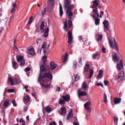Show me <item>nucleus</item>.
<instances>
[{"mask_svg": "<svg viewBox=\"0 0 125 125\" xmlns=\"http://www.w3.org/2000/svg\"><path fill=\"white\" fill-rule=\"evenodd\" d=\"M71 3H68L67 2L64 3V8H67L66 13L68 14V17L70 20L72 19L73 16V12L71 10L74 8L73 4L70 5Z\"/></svg>", "mask_w": 125, "mask_h": 125, "instance_id": "nucleus-1", "label": "nucleus"}, {"mask_svg": "<svg viewBox=\"0 0 125 125\" xmlns=\"http://www.w3.org/2000/svg\"><path fill=\"white\" fill-rule=\"evenodd\" d=\"M46 24L45 21H43L41 22V24L40 26V30L42 32H43L45 31V32L44 33L43 36L45 37H47L48 36L49 28L48 27L46 28Z\"/></svg>", "mask_w": 125, "mask_h": 125, "instance_id": "nucleus-2", "label": "nucleus"}, {"mask_svg": "<svg viewBox=\"0 0 125 125\" xmlns=\"http://www.w3.org/2000/svg\"><path fill=\"white\" fill-rule=\"evenodd\" d=\"M52 74L49 73H46L44 74L42 78L44 82H47L49 81V79L51 81L52 79Z\"/></svg>", "mask_w": 125, "mask_h": 125, "instance_id": "nucleus-3", "label": "nucleus"}, {"mask_svg": "<svg viewBox=\"0 0 125 125\" xmlns=\"http://www.w3.org/2000/svg\"><path fill=\"white\" fill-rule=\"evenodd\" d=\"M17 61L20 63V65L21 66H23L25 64V61L24 60L23 56H19L16 57Z\"/></svg>", "mask_w": 125, "mask_h": 125, "instance_id": "nucleus-4", "label": "nucleus"}, {"mask_svg": "<svg viewBox=\"0 0 125 125\" xmlns=\"http://www.w3.org/2000/svg\"><path fill=\"white\" fill-rule=\"evenodd\" d=\"M60 110H58V112L60 115L64 116L66 113V111L65 107H62L60 108Z\"/></svg>", "mask_w": 125, "mask_h": 125, "instance_id": "nucleus-5", "label": "nucleus"}, {"mask_svg": "<svg viewBox=\"0 0 125 125\" xmlns=\"http://www.w3.org/2000/svg\"><path fill=\"white\" fill-rule=\"evenodd\" d=\"M49 68V65L47 67V66H46L45 63H43V64L40 67V71L44 72L45 71H46V69Z\"/></svg>", "mask_w": 125, "mask_h": 125, "instance_id": "nucleus-6", "label": "nucleus"}, {"mask_svg": "<svg viewBox=\"0 0 125 125\" xmlns=\"http://www.w3.org/2000/svg\"><path fill=\"white\" fill-rule=\"evenodd\" d=\"M125 74L123 72H121L119 73V76L118 78V81H123L124 77Z\"/></svg>", "mask_w": 125, "mask_h": 125, "instance_id": "nucleus-7", "label": "nucleus"}, {"mask_svg": "<svg viewBox=\"0 0 125 125\" xmlns=\"http://www.w3.org/2000/svg\"><path fill=\"white\" fill-rule=\"evenodd\" d=\"M61 97L65 102H68L70 99V95L68 94L62 96Z\"/></svg>", "mask_w": 125, "mask_h": 125, "instance_id": "nucleus-8", "label": "nucleus"}, {"mask_svg": "<svg viewBox=\"0 0 125 125\" xmlns=\"http://www.w3.org/2000/svg\"><path fill=\"white\" fill-rule=\"evenodd\" d=\"M103 23L104 25V28L106 29L107 31H108L109 30L108 26L109 25L108 21L105 20L103 22Z\"/></svg>", "mask_w": 125, "mask_h": 125, "instance_id": "nucleus-9", "label": "nucleus"}, {"mask_svg": "<svg viewBox=\"0 0 125 125\" xmlns=\"http://www.w3.org/2000/svg\"><path fill=\"white\" fill-rule=\"evenodd\" d=\"M117 67L119 70H123V64L122 60H120V62L117 64Z\"/></svg>", "mask_w": 125, "mask_h": 125, "instance_id": "nucleus-10", "label": "nucleus"}, {"mask_svg": "<svg viewBox=\"0 0 125 125\" xmlns=\"http://www.w3.org/2000/svg\"><path fill=\"white\" fill-rule=\"evenodd\" d=\"M99 0H95L93 1V5L92 7L90 6V8H96V7L99 6Z\"/></svg>", "mask_w": 125, "mask_h": 125, "instance_id": "nucleus-11", "label": "nucleus"}, {"mask_svg": "<svg viewBox=\"0 0 125 125\" xmlns=\"http://www.w3.org/2000/svg\"><path fill=\"white\" fill-rule=\"evenodd\" d=\"M56 66V64H55L53 62H52L50 63V68L52 70L55 69Z\"/></svg>", "mask_w": 125, "mask_h": 125, "instance_id": "nucleus-12", "label": "nucleus"}, {"mask_svg": "<svg viewBox=\"0 0 125 125\" xmlns=\"http://www.w3.org/2000/svg\"><path fill=\"white\" fill-rule=\"evenodd\" d=\"M72 111L71 110L70 111L68 114L67 115V117L66 119L67 120H68L71 118H72L73 116V115L72 114Z\"/></svg>", "mask_w": 125, "mask_h": 125, "instance_id": "nucleus-13", "label": "nucleus"}, {"mask_svg": "<svg viewBox=\"0 0 125 125\" xmlns=\"http://www.w3.org/2000/svg\"><path fill=\"white\" fill-rule=\"evenodd\" d=\"M29 53L31 55H34L35 54L34 50L33 47L30 48V49L28 50Z\"/></svg>", "mask_w": 125, "mask_h": 125, "instance_id": "nucleus-14", "label": "nucleus"}, {"mask_svg": "<svg viewBox=\"0 0 125 125\" xmlns=\"http://www.w3.org/2000/svg\"><path fill=\"white\" fill-rule=\"evenodd\" d=\"M103 72L102 70H100L98 75L97 77V79L101 78L103 77L102 74Z\"/></svg>", "mask_w": 125, "mask_h": 125, "instance_id": "nucleus-15", "label": "nucleus"}, {"mask_svg": "<svg viewBox=\"0 0 125 125\" xmlns=\"http://www.w3.org/2000/svg\"><path fill=\"white\" fill-rule=\"evenodd\" d=\"M114 103L115 104H117L120 103L121 101V99L115 97L114 100Z\"/></svg>", "mask_w": 125, "mask_h": 125, "instance_id": "nucleus-16", "label": "nucleus"}, {"mask_svg": "<svg viewBox=\"0 0 125 125\" xmlns=\"http://www.w3.org/2000/svg\"><path fill=\"white\" fill-rule=\"evenodd\" d=\"M88 87L87 84L85 82H84L82 85V88L83 89L85 90H86Z\"/></svg>", "mask_w": 125, "mask_h": 125, "instance_id": "nucleus-17", "label": "nucleus"}, {"mask_svg": "<svg viewBox=\"0 0 125 125\" xmlns=\"http://www.w3.org/2000/svg\"><path fill=\"white\" fill-rule=\"evenodd\" d=\"M89 64H86L85 65L84 68V72H86L88 71L89 68Z\"/></svg>", "mask_w": 125, "mask_h": 125, "instance_id": "nucleus-18", "label": "nucleus"}, {"mask_svg": "<svg viewBox=\"0 0 125 125\" xmlns=\"http://www.w3.org/2000/svg\"><path fill=\"white\" fill-rule=\"evenodd\" d=\"M62 61L63 62H64L67 61V54H65L64 55H62Z\"/></svg>", "mask_w": 125, "mask_h": 125, "instance_id": "nucleus-19", "label": "nucleus"}, {"mask_svg": "<svg viewBox=\"0 0 125 125\" xmlns=\"http://www.w3.org/2000/svg\"><path fill=\"white\" fill-rule=\"evenodd\" d=\"M23 99H24L25 102L26 103L29 101L30 98L28 95H27L26 97L24 96L23 97Z\"/></svg>", "mask_w": 125, "mask_h": 125, "instance_id": "nucleus-20", "label": "nucleus"}, {"mask_svg": "<svg viewBox=\"0 0 125 125\" xmlns=\"http://www.w3.org/2000/svg\"><path fill=\"white\" fill-rule=\"evenodd\" d=\"M86 94L87 93L86 92L82 91L79 93L78 96L79 97L80 96L82 97L86 95Z\"/></svg>", "mask_w": 125, "mask_h": 125, "instance_id": "nucleus-21", "label": "nucleus"}, {"mask_svg": "<svg viewBox=\"0 0 125 125\" xmlns=\"http://www.w3.org/2000/svg\"><path fill=\"white\" fill-rule=\"evenodd\" d=\"M12 67L14 69H16L18 67V65L15 61L12 62Z\"/></svg>", "mask_w": 125, "mask_h": 125, "instance_id": "nucleus-22", "label": "nucleus"}, {"mask_svg": "<svg viewBox=\"0 0 125 125\" xmlns=\"http://www.w3.org/2000/svg\"><path fill=\"white\" fill-rule=\"evenodd\" d=\"M9 102L8 100H5L3 103V105L5 107H7L9 104Z\"/></svg>", "mask_w": 125, "mask_h": 125, "instance_id": "nucleus-23", "label": "nucleus"}, {"mask_svg": "<svg viewBox=\"0 0 125 125\" xmlns=\"http://www.w3.org/2000/svg\"><path fill=\"white\" fill-rule=\"evenodd\" d=\"M104 99L103 102L105 104H106L107 102V96L105 93H104Z\"/></svg>", "mask_w": 125, "mask_h": 125, "instance_id": "nucleus-24", "label": "nucleus"}, {"mask_svg": "<svg viewBox=\"0 0 125 125\" xmlns=\"http://www.w3.org/2000/svg\"><path fill=\"white\" fill-rule=\"evenodd\" d=\"M45 109L46 112H50L51 111V109L50 108L49 106H47L46 107H45Z\"/></svg>", "mask_w": 125, "mask_h": 125, "instance_id": "nucleus-25", "label": "nucleus"}, {"mask_svg": "<svg viewBox=\"0 0 125 125\" xmlns=\"http://www.w3.org/2000/svg\"><path fill=\"white\" fill-rule=\"evenodd\" d=\"M8 81L10 82L11 85H14L12 79L11 78L9 77L8 79Z\"/></svg>", "mask_w": 125, "mask_h": 125, "instance_id": "nucleus-26", "label": "nucleus"}, {"mask_svg": "<svg viewBox=\"0 0 125 125\" xmlns=\"http://www.w3.org/2000/svg\"><path fill=\"white\" fill-rule=\"evenodd\" d=\"M95 24L96 25H97L99 23L100 20L99 18H97L95 19Z\"/></svg>", "mask_w": 125, "mask_h": 125, "instance_id": "nucleus-27", "label": "nucleus"}, {"mask_svg": "<svg viewBox=\"0 0 125 125\" xmlns=\"http://www.w3.org/2000/svg\"><path fill=\"white\" fill-rule=\"evenodd\" d=\"M33 21V17L32 16H31L29 19L27 25L30 24Z\"/></svg>", "mask_w": 125, "mask_h": 125, "instance_id": "nucleus-28", "label": "nucleus"}, {"mask_svg": "<svg viewBox=\"0 0 125 125\" xmlns=\"http://www.w3.org/2000/svg\"><path fill=\"white\" fill-rule=\"evenodd\" d=\"M46 42H43V44L42 45V47L41 48V49L40 50V53L41 52V50H42V48H46Z\"/></svg>", "mask_w": 125, "mask_h": 125, "instance_id": "nucleus-29", "label": "nucleus"}, {"mask_svg": "<svg viewBox=\"0 0 125 125\" xmlns=\"http://www.w3.org/2000/svg\"><path fill=\"white\" fill-rule=\"evenodd\" d=\"M91 104L90 102L88 101L86 102L84 104V106L85 108V107H87V106H89V105H90Z\"/></svg>", "mask_w": 125, "mask_h": 125, "instance_id": "nucleus-30", "label": "nucleus"}, {"mask_svg": "<svg viewBox=\"0 0 125 125\" xmlns=\"http://www.w3.org/2000/svg\"><path fill=\"white\" fill-rule=\"evenodd\" d=\"M113 57L114 61L117 62L119 61V57L118 58L117 56H116L115 55H114Z\"/></svg>", "mask_w": 125, "mask_h": 125, "instance_id": "nucleus-31", "label": "nucleus"}, {"mask_svg": "<svg viewBox=\"0 0 125 125\" xmlns=\"http://www.w3.org/2000/svg\"><path fill=\"white\" fill-rule=\"evenodd\" d=\"M74 79L75 81H78L80 79V77L77 74L74 75Z\"/></svg>", "mask_w": 125, "mask_h": 125, "instance_id": "nucleus-32", "label": "nucleus"}, {"mask_svg": "<svg viewBox=\"0 0 125 125\" xmlns=\"http://www.w3.org/2000/svg\"><path fill=\"white\" fill-rule=\"evenodd\" d=\"M93 73V69H91L90 70V74L89 76V78L90 79L92 76Z\"/></svg>", "mask_w": 125, "mask_h": 125, "instance_id": "nucleus-33", "label": "nucleus"}, {"mask_svg": "<svg viewBox=\"0 0 125 125\" xmlns=\"http://www.w3.org/2000/svg\"><path fill=\"white\" fill-rule=\"evenodd\" d=\"M65 102L63 99H60L59 101V104L61 105L64 104H65Z\"/></svg>", "mask_w": 125, "mask_h": 125, "instance_id": "nucleus-34", "label": "nucleus"}, {"mask_svg": "<svg viewBox=\"0 0 125 125\" xmlns=\"http://www.w3.org/2000/svg\"><path fill=\"white\" fill-rule=\"evenodd\" d=\"M103 37L102 35L101 34H98V37L97 39V40L98 41H100L102 39Z\"/></svg>", "mask_w": 125, "mask_h": 125, "instance_id": "nucleus-35", "label": "nucleus"}, {"mask_svg": "<svg viewBox=\"0 0 125 125\" xmlns=\"http://www.w3.org/2000/svg\"><path fill=\"white\" fill-rule=\"evenodd\" d=\"M114 121L115 123V125H117V122L118 121V117H116L115 116L114 117Z\"/></svg>", "mask_w": 125, "mask_h": 125, "instance_id": "nucleus-36", "label": "nucleus"}, {"mask_svg": "<svg viewBox=\"0 0 125 125\" xmlns=\"http://www.w3.org/2000/svg\"><path fill=\"white\" fill-rule=\"evenodd\" d=\"M68 37H73L72 35V30H70L68 32Z\"/></svg>", "mask_w": 125, "mask_h": 125, "instance_id": "nucleus-37", "label": "nucleus"}, {"mask_svg": "<svg viewBox=\"0 0 125 125\" xmlns=\"http://www.w3.org/2000/svg\"><path fill=\"white\" fill-rule=\"evenodd\" d=\"M73 39V37H68V42L70 44Z\"/></svg>", "mask_w": 125, "mask_h": 125, "instance_id": "nucleus-38", "label": "nucleus"}, {"mask_svg": "<svg viewBox=\"0 0 125 125\" xmlns=\"http://www.w3.org/2000/svg\"><path fill=\"white\" fill-rule=\"evenodd\" d=\"M114 46L115 49L117 51H118L119 50V48L117 43L114 44Z\"/></svg>", "mask_w": 125, "mask_h": 125, "instance_id": "nucleus-39", "label": "nucleus"}, {"mask_svg": "<svg viewBox=\"0 0 125 125\" xmlns=\"http://www.w3.org/2000/svg\"><path fill=\"white\" fill-rule=\"evenodd\" d=\"M98 54L97 53H96L93 55V58L94 59H95L96 57L98 56Z\"/></svg>", "mask_w": 125, "mask_h": 125, "instance_id": "nucleus-40", "label": "nucleus"}, {"mask_svg": "<svg viewBox=\"0 0 125 125\" xmlns=\"http://www.w3.org/2000/svg\"><path fill=\"white\" fill-rule=\"evenodd\" d=\"M109 43H110V46L111 47H112V49H113L114 48V46H113V41L112 42L111 40H109Z\"/></svg>", "mask_w": 125, "mask_h": 125, "instance_id": "nucleus-41", "label": "nucleus"}, {"mask_svg": "<svg viewBox=\"0 0 125 125\" xmlns=\"http://www.w3.org/2000/svg\"><path fill=\"white\" fill-rule=\"evenodd\" d=\"M46 11V8H45L43 10H42V15L43 16L45 14Z\"/></svg>", "mask_w": 125, "mask_h": 125, "instance_id": "nucleus-42", "label": "nucleus"}, {"mask_svg": "<svg viewBox=\"0 0 125 125\" xmlns=\"http://www.w3.org/2000/svg\"><path fill=\"white\" fill-rule=\"evenodd\" d=\"M98 8H95L93 10V11L94 12V14L97 13V12H98L97 11Z\"/></svg>", "mask_w": 125, "mask_h": 125, "instance_id": "nucleus-43", "label": "nucleus"}, {"mask_svg": "<svg viewBox=\"0 0 125 125\" xmlns=\"http://www.w3.org/2000/svg\"><path fill=\"white\" fill-rule=\"evenodd\" d=\"M42 60H43V63H45V62L46 61V58L45 56L42 57Z\"/></svg>", "mask_w": 125, "mask_h": 125, "instance_id": "nucleus-44", "label": "nucleus"}, {"mask_svg": "<svg viewBox=\"0 0 125 125\" xmlns=\"http://www.w3.org/2000/svg\"><path fill=\"white\" fill-rule=\"evenodd\" d=\"M15 91V90L13 89H8L7 90V91L9 93L13 92Z\"/></svg>", "mask_w": 125, "mask_h": 125, "instance_id": "nucleus-45", "label": "nucleus"}, {"mask_svg": "<svg viewBox=\"0 0 125 125\" xmlns=\"http://www.w3.org/2000/svg\"><path fill=\"white\" fill-rule=\"evenodd\" d=\"M86 108H85L86 109L87 111H88L89 112H90L91 111V108L89 106H87V107H85Z\"/></svg>", "mask_w": 125, "mask_h": 125, "instance_id": "nucleus-46", "label": "nucleus"}, {"mask_svg": "<svg viewBox=\"0 0 125 125\" xmlns=\"http://www.w3.org/2000/svg\"><path fill=\"white\" fill-rule=\"evenodd\" d=\"M14 81L17 84L19 83V82L18 79L16 78H15L14 80Z\"/></svg>", "mask_w": 125, "mask_h": 125, "instance_id": "nucleus-47", "label": "nucleus"}, {"mask_svg": "<svg viewBox=\"0 0 125 125\" xmlns=\"http://www.w3.org/2000/svg\"><path fill=\"white\" fill-rule=\"evenodd\" d=\"M59 15L60 17H61L63 14L62 10H59Z\"/></svg>", "mask_w": 125, "mask_h": 125, "instance_id": "nucleus-48", "label": "nucleus"}, {"mask_svg": "<svg viewBox=\"0 0 125 125\" xmlns=\"http://www.w3.org/2000/svg\"><path fill=\"white\" fill-rule=\"evenodd\" d=\"M68 24L69 25L72 26V21L70 20H68Z\"/></svg>", "mask_w": 125, "mask_h": 125, "instance_id": "nucleus-49", "label": "nucleus"}, {"mask_svg": "<svg viewBox=\"0 0 125 125\" xmlns=\"http://www.w3.org/2000/svg\"><path fill=\"white\" fill-rule=\"evenodd\" d=\"M64 29L65 30L67 27V23L65 22H64Z\"/></svg>", "mask_w": 125, "mask_h": 125, "instance_id": "nucleus-50", "label": "nucleus"}, {"mask_svg": "<svg viewBox=\"0 0 125 125\" xmlns=\"http://www.w3.org/2000/svg\"><path fill=\"white\" fill-rule=\"evenodd\" d=\"M102 50L103 53H105L106 52V49L104 47H102Z\"/></svg>", "mask_w": 125, "mask_h": 125, "instance_id": "nucleus-51", "label": "nucleus"}, {"mask_svg": "<svg viewBox=\"0 0 125 125\" xmlns=\"http://www.w3.org/2000/svg\"><path fill=\"white\" fill-rule=\"evenodd\" d=\"M91 16H92L93 18L95 20V19H96V15L95 14H93L92 15V14H91Z\"/></svg>", "mask_w": 125, "mask_h": 125, "instance_id": "nucleus-52", "label": "nucleus"}, {"mask_svg": "<svg viewBox=\"0 0 125 125\" xmlns=\"http://www.w3.org/2000/svg\"><path fill=\"white\" fill-rule=\"evenodd\" d=\"M104 83L105 85H107L108 83V82L107 81L105 80L104 81Z\"/></svg>", "mask_w": 125, "mask_h": 125, "instance_id": "nucleus-53", "label": "nucleus"}, {"mask_svg": "<svg viewBox=\"0 0 125 125\" xmlns=\"http://www.w3.org/2000/svg\"><path fill=\"white\" fill-rule=\"evenodd\" d=\"M15 9L14 8H13L11 10L10 12L12 14L14 12H15Z\"/></svg>", "mask_w": 125, "mask_h": 125, "instance_id": "nucleus-54", "label": "nucleus"}, {"mask_svg": "<svg viewBox=\"0 0 125 125\" xmlns=\"http://www.w3.org/2000/svg\"><path fill=\"white\" fill-rule=\"evenodd\" d=\"M12 102L13 104V105L14 106H16V104L15 103V100H13L12 101Z\"/></svg>", "mask_w": 125, "mask_h": 125, "instance_id": "nucleus-55", "label": "nucleus"}, {"mask_svg": "<svg viewBox=\"0 0 125 125\" xmlns=\"http://www.w3.org/2000/svg\"><path fill=\"white\" fill-rule=\"evenodd\" d=\"M96 84L98 86L100 85L102 87H103V85L102 83H97Z\"/></svg>", "mask_w": 125, "mask_h": 125, "instance_id": "nucleus-56", "label": "nucleus"}, {"mask_svg": "<svg viewBox=\"0 0 125 125\" xmlns=\"http://www.w3.org/2000/svg\"><path fill=\"white\" fill-rule=\"evenodd\" d=\"M30 68L29 67H27L26 68H25V69H24V70L25 71H30Z\"/></svg>", "mask_w": 125, "mask_h": 125, "instance_id": "nucleus-57", "label": "nucleus"}, {"mask_svg": "<svg viewBox=\"0 0 125 125\" xmlns=\"http://www.w3.org/2000/svg\"><path fill=\"white\" fill-rule=\"evenodd\" d=\"M49 125H56V124L55 122H53L52 123H50Z\"/></svg>", "mask_w": 125, "mask_h": 125, "instance_id": "nucleus-58", "label": "nucleus"}, {"mask_svg": "<svg viewBox=\"0 0 125 125\" xmlns=\"http://www.w3.org/2000/svg\"><path fill=\"white\" fill-rule=\"evenodd\" d=\"M66 2H67L68 3H71V1L69 0H64V3H65Z\"/></svg>", "mask_w": 125, "mask_h": 125, "instance_id": "nucleus-59", "label": "nucleus"}, {"mask_svg": "<svg viewBox=\"0 0 125 125\" xmlns=\"http://www.w3.org/2000/svg\"><path fill=\"white\" fill-rule=\"evenodd\" d=\"M41 74L40 73V74H39V77L38 78V82H40V78H41Z\"/></svg>", "mask_w": 125, "mask_h": 125, "instance_id": "nucleus-60", "label": "nucleus"}, {"mask_svg": "<svg viewBox=\"0 0 125 125\" xmlns=\"http://www.w3.org/2000/svg\"><path fill=\"white\" fill-rule=\"evenodd\" d=\"M77 63H73V64L74 65V66H73V68L74 69H75L76 68V67L77 66Z\"/></svg>", "mask_w": 125, "mask_h": 125, "instance_id": "nucleus-61", "label": "nucleus"}, {"mask_svg": "<svg viewBox=\"0 0 125 125\" xmlns=\"http://www.w3.org/2000/svg\"><path fill=\"white\" fill-rule=\"evenodd\" d=\"M25 121H24V120H23L22 119V118H20V120L19 122L20 123L22 122V123L23 122H24Z\"/></svg>", "mask_w": 125, "mask_h": 125, "instance_id": "nucleus-62", "label": "nucleus"}, {"mask_svg": "<svg viewBox=\"0 0 125 125\" xmlns=\"http://www.w3.org/2000/svg\"><path fill=\"white\" fill-rule=\"evenodd\" d=\"M27 110V108L26 107H24L23 108V110L25 112H26Z\"/></svg>", "mask_w": 125, "mask_h": 125, "instance_id": "nucleus-63", "label": "nucleus"}, {"mask_svg": "<svg viewBox=\"0 0 125 125\" xmlns=\"http://www.w3.org/2000/svg\"><path fill=\"white\" fill-rule=\"evenodd\" d=\"M73 125H79V124L78 123L73 122Z\"/></svg>", "mask_w": 125, "mask_h": 125, "instance_id": "nucleus-64", "label": "nucleus"}]
</instances>
